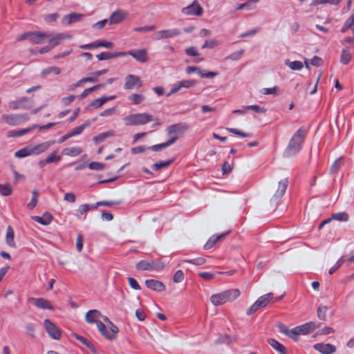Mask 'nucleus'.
<instances>
[{
  "mask_svg": "<svg viewBox=\"0 0 354 354\" xmlns=\"http://www.w3.org/2000/svg\"><path fill=\"white\" fill-rule=\"evenodd\" d=\"M196 84V82L194 80H185L181 81H178L173 84L171 86V91L167 93V96H171L179 91H180L183 88H189L194 86Z\"/></svg>",
  "mask_w": 354,
  "mask_h": 354,
  "instance_id": "obj_9",
  "label": "nucleus"
},
{
  "mask_svg": "<svg viewBox=\"0 0 354 354\" xmlns=\"http://www.w3.org/2000/svg\"><path fill=\"white\" fill-rule=\"evenodd\" d=\"M14 230L11 226H8L6 230V241L11 248H15L16 244L14 241Z\"/></svg>",
  "mask_w": 354,
  "mask_h": 354,
  "instance_id": "obj_33",
  "label": "nucleus"
},
{
  "mask_svg": "<svg viewBox=\"0 0 354 354\" xmlns=\"http://www.w3.org/2000/svg\"><path fill=\"white\" fill-rule=\"evenodd\" d=\"M89 125H90V122H86L85 123H84L81 126L75 127L74 129H73L72 131H71L69 132L71 136V137H73V136H77V135L80 134L84 131V129L85 128H86L87 127H88Z\"/></svg>",
  "mask_w": 354,
  "mask_h": 354,
  "instance_id": "obj_42",
  "label": "nucleus"
},
{
  "mask_svg": "<svg viewBox=\"0 0 354 354\" xmlns=\"http://www.w3.org/2000/svg\"><path fill=\"white\" fill-rule=\"evenodd\" d=\"M227 131L228 132H230V133H234L235 135H238V136H241L243 138H246V137H250V133H243V131H241V130H239L238 129L227 128Z\"/></svg>",
  "mask_w": 354,
  "mask_h": 354,
  "instance_id": "obj_55",
  "label": "nucleus"
},
{
  "mask_svg": "<svg viewBox=\"0 0 354 354\" xmlns=\"http://www.w3.org/2000/svg\"><path fill=\"white\" fill-rule=\"evenodd\" d=\"M313 347L322 354H333L336 351V347L331 344L317 343Z\"/></svg>",
  "mask_w": 354,
  "mask_h": 354,
  "instance_id": "obj_18",
  "label": "nucleus"
},
{
  "mask_svg": "<svg viewBox=\"0 0 354 354\" xmlns=\"http://www.w3.org/2000/svg\"><path fill=\"white\" fill-rule=\"evenodd\" d=\"M165 264L160 260H142L139 261L136 268L142 271H160L165 268Z\"/></svg>",
  "mask_w": 354,
  "mask_h": 354,
  "instance_id": "obj_6",
  "label": "nucleus"
},
{
  "mask_svg": "<svg viewBox=\"0 0 354 354\" xmlns=\"http://www.w3.org/2000/svg\"><path fill=\"white\" fill-rule=\"evenodd\" d=\"M37 201H38V192H37V190L35 189L32 192V197L30 201L28 203L27 207L30 209H34L37 204Z\"/></svg>",
  "mask_w": 354,
  "mask_h": 354,
  "instance_id": "obj_44",
  "label": "nucleus"
},
{
  "mask_svg": "<svg viewBox=\"0 0 354 354\" xmlns=\"http://www.w3.org/2000/svg\"><path fill=\"white\" fill-rule=\"evenodd\" d=\"M352 59V55L350 51L345 48L342 50L341 55L340 62L342 64L346 65L348 64Z\"/></svg>",
  "mask_w": 354,
  "mask_h": 354,
  "instance_id": "obj_40",
  "label": "nucleus"
},
{
  "mask_svg": "<svg viewBox=\"0 0 354 354\" xmlns=\"http://www.w3.org/2000/svg\"><path fill=\"white\" fill-rule=\"evenodd\" d=\"M145 97L140 94H133L129 96V100L135 104H138L144 100Z\"/></svg>",
  "mask_w": 354,
  "mask_h": 354,
  "instance_id": "obj_53",
  "label": "nucleus"
},
{
  "mask_svg": "<svg viewBox=\"0 0 354 354\" xmlns=\"http://www.w3.org/2000/svg\"><path fill=\"white\" fill-rule=\"evenodd\" d=\"M189 128V126L186 123H178L176 124H173L169 126L167 131L168 134H176V133H183L186 131Z\"/></svg>",
  "mask_w": 354,
  "mask_h": 354,
  "instance_id": "obj_20",
  "label": "nucleus"
},
{
  "mask_svg": "<svg viewBox=\"0 0 354 354\" xmlns=\"http://www.w3.org/2000/svg\"><path fill=\"white\" fill-rule=\"evenodd\" d=\"M226 234H221L219 235H213L209 238V239L207 241V242L205 243L204 248L205 250H209L212 248L216 243L220 240L221 238H223L224 236H225Z\"/></svg>",
  "mask_w": 354,
  "mask_h": 354,
  "instance_id": "obj_37",
  "label": "nucleus"
},
{
  "mask_svg": "<svg viewBox=\"0 0 354 354\" xmlns=\"http://www.w3.org/2000/svg\"><path fill=\"white\" fill-rule=\"evenodd\" d=\"M317 326L315 322H310L298 326L292 329V334H294V340H297V336L306 335L313 332Z\"/></svg>",
  "mask_w": 354,
  "mask_h": 354,
  "instance_id": "obj_8",
  "label": "nucleus"
},
{
  "mask_svg": "<svg viewBox=\"0 0 354 354\" xmlns=\"http://www.w3.org/2000/svg\"><path fill=\"white\" fill-rule=\"evenodd\" d=\"M307 131L305 128H299L290 138L284 151L283 156L290 158L298 153L301 149Z\"/></svg>",
  "mask_w": 354,
  "mask_h": 354,
  "instance_id": "obj_1",
  "label": "nucleus"
},
{
  "mask_svg": "<svg viewBox=\"0 0 354 354\" xmlns=\"http://www.w3.org/2000/svg\"><path fill=\"white\" fill-rule=\"evenodd\" d=\"M115 98H116L115 95H111L109 97H100V98H97V99L93 100L91 103V106H92L95 108H99V107L102 106L106 102L115 100Z\"/></svg>",
  "mask_w": 354,
  "mask_h": 354,
  "instance_id": "obj_29",
  "label": "nucleus"
},
{
  "mask_svg": "<svg viewBox=\"0 0 354 354\" xmlns=\"http://www.w3.org/2000/svg\"><path fill=\"white\" fill-rule=\"evenodd\" d=\"M198 75L201 77H206V78H212L218 75L217 72H208V73H203L200 69L199 71H197L196 72Z\"/></svg>",
  "mask_w": 354,
  "mask_h": 354,
  "instance_id": "obj_60",
  "label": "nucleus"
},
{
  "mask_svg": "<svg viewBox=\"0 0 354 354\" xmlns=\"http://www.w3.org/2000/svg\"><path fill=\"white\" fill-rule=\"evenodd\" d=\"M82 152V149L80 147H68L64 149L63 153L66 156L75 157Z\"/></svg>",
  "mask_w": 354,
  "mask_h": 354,
  "instance_id": "obj_34",
  "label": "nucleus"
},
{
  "mask_svg": "<svg viewBox=\"0 0 354 354\" xmlns=\"http://www.w3.org/2000/svg\"><path fill=\"white\" fill-rule=\"evenodd\" d=\"M226 234H221L219 235H213L209 238V239L207 241V242L205 243L204 248L205 250H209L212 248L216 243L220 240L221 238H223L224 236H225Z\"/></svg>",
  "mask_w": 354,
  "mask_h": 354,
  "instance_id": "obj_36",
  "label": "nucleus"
},
{
  "mask_svg": "<svg viewBox=\"0 0 354 354\" xmlns=\"http://www.w3.org/2000/svg\"><path fill=\"white\" fill-rule=\"evenodd\" d=\"M344 262V258L341 257L338 259V261L335 263V265L331 267L328 271L330 274H333L337 270H338L340 266L342 265Z\"/></svg>",
  "mask_w": 354,
  "mask_h": 354,
  "instance_id": "obj_58",
  "label": "nucleus"
},
{
  "mask_svg": "<svg viewBox=\"0 0 354 354\" xmlns=\"http://www.w3.org/2000/svg\"><path fill=\"white\" fill-rule=\"evenodd\" d=\"M129 53L138 62L146 63L149 61L148 52L145 48L132 49L129 50Z\"/></svg>",
  "mask_w": 354,
  "mask_h": 354,
  "instance_id": "obj_16",
  "label": "nucleus"
},
{
  "mask_svg": "<svg viewBox=\"0 0 354 354\" xmlns=\"http://www.w3.org/2000/svg\"><path fill=\"white\" fill-rule=\"evenodd\" d=\"M116 111V107H112L107 109L104 110L102 112L100 113V116L102 117H109L114 114V113Z\"/></svg>",
  "mask_w": 354,
  "mask_h": 354,
  "instance_id": "obj_62",
  "label": "nucleus"
},
{
  "mask_svg": "<svg viewBox=\"0 0 354 354\" xmlns=\"http://www.w3.org/2000/svg\"><path fill=\"white\" fill-rule=\"evenodd\" d=\"M328 308L325 306H319L317 309V317L321 320H325Z\"/></svg>",
  "mask_w": 354,
  "mask_h": 354,
  "instance_id": "obj_49",
  "label": "nucleus"
},
{
  "mask_svg": "<svg viewBox=\"0 0 354 354\" xmlns=\"http://www.w3.org/2000/svg\"><path fill=\"white\" fill-rule=\"evenodd\" d=\"M288 183V182L287 179H283L279 181L278 189L272 199V201L277 202L283 196L287 189Z\"/></svg>",
  "mask_w": 354,
  "mask_h": 354,
  "instance_id": "obj_21",
  "label": "nucleus"
},
{
  "mask_svg": "<svg viewBox=\"0 0 354 354\" xmlns=\"http://www.w3.org/2000/svg\"><path fill=\"white\" fill-rule=\"evenodd\" d=\"M97 48L99 47H104L106 48H111L113 46V43L111 41H106L104 40H98L97 41Z\"/></svg>",
  "mask_w": 354,
  "mask_h": 354,
  "instance_id": "obj_61",
  "label": "nucleus"
},
{
  "mask_svg": "<svg viewBox=\"0 0 354 354\" xmlns=\"http://www.w3.org/2000/svg\"><path fill=\"white\" fill-rule=\"evenodd\" d=\"M54 144L55 141L48 140L37 145H30L32 155L38 156L42 153H44Z\"/></svg>",
  "mask_w": 354,
  "mask_h": 354,
  "instance_id": "obj_15",
  "label": "nucleus"
},
{
  "mask_svg": "<svg viewBox=\"0 0 354 354\" xmlns=\"http://www.w3.org/2000/svg\"><path fill=\"white\" fill-rule=\"evenodd\" d=\"M115 134V133L113 130H109L108 131L101 133L94 137V140L96 143H100L104 141L106 138L114 137Z\"/></svg>",
  "mask_w": 354,
  "mask_h": 354,
  "instance_id": "obj_31",
  "label": "nucleus"
},
{
  "mask_svg": "<svg viewBox=\"0 0 354 354\" xmlns=\"http://www.w3.org/2000/svg\"><path fill=\"white\" fill-rule=\"evenodd\" d=\"M88 168L92 170L100 171L104 169V165L97 162H92L88 164Z\"/></svg>",
  "mask_w": 354,
  "mask_h": 354,
  "instance_id": "obj_56",
  "label": "nucleus"
},
{
  "mask_svg": "<svg viewBox=\"0 0 354 354\" xmlns=\"http://www.w3.org/2000/svg\"><path fill=\"white\" fill-rule=\"evenodd\" d=\"M92 206H93V205H87V204L82 205L79 207V208L77 209V213L80 214H84V213L88 212L89 209H93L92 207Z\"/></svg>",
  "mask_w": 354,
  "mask_h": 354,
  "instance_id": "obj_63",
  "label": "nucleus"
},
{
  "mask_svg": "<svg viewBox=\"0 0 354 354\" xmlns=\"http://www.w3.org/2000/svg\"><path fill=\"white\" fill-rule=\"evenodd\" d=\"M244 52H245V50L243 49H241L239 51L234 52V53H231L226 57V59H230L232 61L239 60L241 59V57H242V55H243Z\"/></svg>",
  "mask_w": 354,
  "mask_h": 354,
  "instance_id": "obj_45",
  "label": "nucleus"
},
{
  "mask_svg": "<svg viewBox=\"0 0 354 354\" xmlns=\"http://www.w3.org/2000/svg\"><path fill=\"white\" fill-rule=\"evenodd\" d=\"M66 39H71V36L67 34H57L54 37L49 39L50 45L53 46V48L55 46H57L59 44V41L64 40Z\"/></svg>",
  "mask_w": 354,
  "mask_h": 354,
  "instance_id": "obj_32",
  "label": "nucleus"
},
{
  "mask_svg": "<svg viewBox=\"0 0 354 354\" xmlns=\"http://www.w3.org/2000/svg\"><path fill=\"white\" fill-rule=\"evenodd\" d=\"M239 295L240 291L238 289H231L212 295L209 299L211 303L216 306L232 301L237 299Z\"/></svg>",
  "mask_w": 354,
  "mask_h": 354,
  "instance_id": "obj_2",
  "label": "nucleus"
},
{
  "mask_svg": "<svg viewBox=\"0 0 354 354\" xmlns=\"http://www.w3.org/2000/svg\"><path fill=\"white\" fill-rule=\"evenodd\" d=\"M8 106L10 109H29L33 106L32 102L27 97H22L19 100L10 102Z\"/></svg>",
  "mask_w": 354,
  "mask_h": 354,
  "instance_id": "obj_12",
  "label": "nucleus"
},
{
  "mask_svg": "<svg viewBox=\"0 0 354 354\" xmlns=\"http://www.w3.org/2000/svg\"><path fill=\"white\" fill-rule=\"evenodd\" d=\"M178 136H173L171 139H169L168 141H167L165 142L153 145L151 147V149L154 151H158L162 150V149L171 145L172 144H174L176 142V140L178 139Z\"/></svg>",
  "mask_w": 354,
  "mask_h": 354,
  "instance_id": "obj_28",
  "label": "nucleus"
},
{
  "mask_svg": "<svg viewBox=\"0 0 354 354\" xmlns=\"http://www.w3.org/2000/svg\"><path fill=\"white\" fill-rule=\"evenodd\" d=\"M120 204V201H100L97 202L96 204L93 205L92 207L94 209L97 208L99 206H111V205H118Z\"/></svg>",
  "mask_w": 354,
  "mask_h": 354,
  "instance_id": "obj_50",
  "label": "nucleus"
},
{
  "mask_svg": "<svg viewBox=\"0 0 354 354\" xmlns=\"http://www.w3.org/2000/svg\"><path fill=\"white\" fill-rule=\"evenodd\" d=\"M145 285L147 288L158 292H162L165 290V286L160 281L155 279H148L145 281Z\"/></svg>",
  "mask_w": 354,
  "mask_h": 354,
  "instance_id": "obj_22",
  "label": "nucleus"
},
{
  "mask_svg": "<svg viewBox=\"0 0 354 354\" xmlns=\"http://www.w3.org/2000/svg\"><path fill=\"white\" fill-rule=\"evenodd\" d=\"M128 14L127 12L122 10H117L113 12L110 16L109 24H117L122 22L123 20L126 19Z\"/></svg>",
  "mask_w": 354,
  "mask_h": 354,
  "instance_id": "obj_19",
  "label": "nucleus"
},
{
  "mask_svg": "<svg viewBox=\"0 0 354 354\" xmlns=\"http://www.w3.org/2000/svg\"><path fill=\"white\" fill-rule=\"evenodd\" d=\"M282 297L274 298L272 293L270 292L261 296L247 310V315H250L259 308L266 307L270 302H276L281 300Z\"/></svg>",
  "mask_w": 354,
  "mask_h": 354,
  "instance_id": "obj_5",
  "label": "nucleus"
},
{
  "mask_svg": "<svg viewBox=\"0 0 354 354\" xmlns=\"http://www.w3.org/2000/svg\"><path fill=\"white\" fill-rule=\"evenodd\" d=\"M57 151H53L46 157V162L49 164L52 162H57L61 160V156L57 155Z\"/></svg>",
  "mask_w": 354,
  "mask_h": 354,
  "instance_id": "obj_48",
  "label": "nucleus"
},
{
  "mask_svg": "<svg viewBox=\"0 0 354 354\" xmlns=\"http://www.w3.org/2000/svg\"><path fill=\"white\" fill-rule=\"evenodd\" d=\"M171 163V160L160 161L153 165L152 168L155 171H158L162 168L168 167Z\"/></svg>",
  "mask_w": 354,
  "mask_h": 354,
  "instance_id": "obj_47",
  "label": "nucleus"
},
{
  "mask_svg": "<svg viewBox=\"0 0 354 354\" xmlns=\"http://www.w3.org/2000/svg\"><path fill=\"white\" fill-rule=\"evenodd\" d=\"M31 219L43 225H48L52 222L53 216L50 214L46 212L41 216H32Z\"/></svg>",
  "mask_w": 354,
  "mask_h": 354,
  "instance_id": "obj_25",
  "label": "nucleus"
},
{
  "mask_svg": "<svg viewBox=\"0 0 354 354\" xmlns=\"http://www.w3.org/2000/svg\"><path fill=\"white\" fill-rule=\"evenodd\" d=\"M30 117L26 113L4 114L1 116V120L10 126H17L22 124L28 121Z\"/></svg>",
  "mask_w": 354,
  "mask_h": 354,
  "instance_id": "obj_7",
  "label": "nucleus"
},
{
  "mask_svg": "<svg viewBox=\"0 0 354 354\" xmlns=\"http://www.w3.org/2000/svg\"><path fill=\"white\" fill-rule=\"evenodd\" d=\"M340 1L341 0H312L310 5L314 6L326 3L337 5Z\"/></svg>",
  "mask_w": 354,
  "mask_h": 354,
  "instance_id": "obj_43",
  "label": "nucleus"
},
{
  "mask_svg": "<svg viewBox=\"0 0 354 354\" xmlns=\"http://www.w3.org/2000/svg\"><path fill=\"white\" fill-rule=\"evenodd\" d=\"M330 218H331V220L346 222L348 220V214L344 212H337L333 214Z\"/></svg>",
  "mask_w": 354,
  "mask_h": 354,
  "instance_id": "obj_41",
  "label": "nucleus"
},
{
  "mask_svg": "<svg viewBox=\"0 0 354 354\" xmlns=\"http://www.w3.org/2000/svg\"><path fill=\"white\" fill-rule=\"evenodd\" d=\"M37 127V124H34L30 127H27L23 129H15L9 131L7 134L8 137H20L26 133H28L33 129Z\"/></svg>",
  "mask_w": 354,
  "mask_h": 354,
  "instance_id": "obj_24",
  "label": "nucleus"
},
{
  "mask_svg": "<svg viewBox=\"0 0 354 354\" xmlns=\"http://www.w3.org/2000/svg\"><path fill=\"white\" fill-rule=\"evenodd\" d=\"M279 329L280 332H281L282 333L286 335L289 337H290L292 339H294V334L291 333L292 329L289 330L288 328V327L286 325H283V324H279Z\"/></svg>",
  "mask_w": 354,
  "mask_h": 354,
  "instance_id": "obj_54",
  "label": "nucleus"
},
{
  "mask_svg": "<svg viewBox=\"0 0 354 354\" xmlns=\"http://www.w3.org/2000/svg\"><path fill=\"white\" fill-rule=\"evenodd\" d=\"M268 342L277 352L280 353L281 354H286V349L285 346L276 339H269Z\"/></svg>",
  "mask_w": 354,
  "mask_h": 354,
  "instance_id": "obj_30",
  "label": "nucleus"
},
{
  "mask_svg": "<svg viewBox=\"0 0 354 354\" xmlns=\"http://www.w3.org/2000/svg\"><path fill=\"white\" fill-rule=\"evenodd\" d=\"M75 337L81 343L85 345L88 348L93 349V344L83 336L75 334Z\"/></svg>",
  "mask_w": 354,
  "mask_h": 354,
  "instance_id": "obj_51",
  "label": "nucleus"
},
{
  "mask_svg": "<svg viewBox=\"0 0 354 354\" xmlns=\"http://www.w3.org/2000/svg\"><path fill=\"white\" fill-rule=\"evenodd\" d=\"M104 321L106 324L102 322H97V329L101 334L108 339H114L118 333V328L114 325L106 317H103Z\"/></svg>",
  "mask_w": 354,
  "mask_h": 354,
  "instance_id": "obj_4",
  "label": "nucleus"
},
{
  "mask_svg": "<svg viewBox=\"0 0 354 354\" xmlns=\"http://www.w3.org/2000/svg\"><path fill=\"white\" fill-rule=\"evenodd\" d=\"M45 37H49L47 33H41L38 32H30V42L32 44H42Z\"/></svg>",
  "mask_w": 354,
  "mask_h": 354,
  "instance_id": "obj_27",
  "label": "nucleus"
},
{
  "mask_svg": "<svg viewBox=\"0 0 354 354\" xmlns=\"http://www.w3.org/2000/svg\"><path fill=\"white\" fill-rule=\"evenodd\" d=\"M28 301L30 304H32L35 306L39 309L42 310H53L54 308L51 304V302L44 298H35V297H29L28 299Z\"/></svg>",
  "mask_w": 354,
  "mask_h": 354,
  "instance_id": "obj_14",
  "label": "nucleus"
},
{
  "mask_svg": "<svg viewBox=\"0 0 354 354\" xmlns=\"http://www.w3.org/2000/svg\"><path fill=\"white\" fill-rule=\"evenodd\" d=\"M44 326L48 335L56 340L61 338L62 332L59 328L50 319H46L44 321Z\"/></svg>",
  "mask_w": 354,
  "mask_h": 354,
  "instance_id": "obj_10",
  "label": "nucleus"
},
{
  "mask_svg": "<svg viewBox=\"0 0 354 354\" xmlns=\"http://www.w3.org/2000/svg\"><path fill=\"white\" fill-rule=\"evenodd\" d=\"M184 261L196 265V266H201L205 263V259H203L202 257L193 259H189V260H185Z\"/></svg>",
  "mask_w": 354,
  "mask_h": 354,
  "instance_id": "obj_59",
  "label": "nucleus"
},
{
  "mask_svg": "<svg viewBox=\"0 0 354 354\" xmlns=\"http://www.w3.org/2000/svg\"><path fill=\"white\" fill-rule=\"evenodd\" d=\"M83 15L82 14L76 13V12H72L71 14H68L67 15H65L62 19V23L64 24H71L75 22H77L80 21Z\"/></svg>",
  "mask_w": 354,
  "mask_h": 354,
  "instance_id": "obj_26",
  "label": "nucleus"
},
{
  "mask_svg": "<svg viewBox=\"0 0 354 354\" xmlns=\"http://www.w3.org/2000/svg\"><path fill=\"white\" fill-rule=\"evenodd\" d=\"M0 194L2 196H7L12 194V189L9 184H0Z\"/></svg>",
  "mask_w": 354,
  "mask_h": 354,
  "instance_id": "obj_46",
  "label": "nucleus"
},
{
  "mask_svg": "<svg viewBox=\"0 0 354 354\" xmlns=\"http://www.w3.org/2000/svg\"><path fill=\"white\" fill-rule=\"evenodd\" d=\"M15 156L18 158H23L27 156H32L30 145L16 151Z\"/></svg>",
  "mask_w": 354,
  "mask_h": 354,
  "instance_id": "obj_38",
  "label": "nucleus"
},
{
  "mask_svg": "<svg viewBox=\"0 0 354 354\" xmlns=\"http://www.w3.org/2000/svg\"><path fill=\"white\" fill-rule=\"evenodd\" d=\"M198 275L201 278H203L204 280H206V281H210V280L213 279V278L214 277V274L213 273L208 272H200L198 274Z\"/></svg>",
  "mask_w": 354,
  "mask_h": 354,
  "instance_id": "obj_64",
  "label": "nucleus"
},
{
  "mask_svg": "<svg viewBox=\"0 0 354 354\" xmlns=\"http://www.w3.org/2000/svg\"><path fill=\"white\" fill-rule=\"evenodd\" d=\"M123 120L127 126L144 125L155 120L152 115L146 113L131 114L124 117Z\"/></svg>",
  "mask_w": 354,
  "mask_h": 354,
  "instance_id": "obj_3",
  "label": "nucleus"
},
{
  "mask_svg": "<svg viewBox=\"0 0 354 354\" xmlns=\"http://www.w3.org/2000/svg\"><path fill=\"white\" fill-rule=\"evenodd\" d=\"M181 12L185 15L199 17L203 15V9L197 1H194L192 4L183 8Z\"/></svg>",
  "mask_w": 354,
  "mask_h": 354,
  "instance_id": "obj_13",
  "label": "nucleus"
},
{
  "mask_svg": "<svg viewBox=\"0 0 354 354\" xmlns=\"http://www.w3.org/2000/svg\"><path fill=\"white\" fill-rule=\"evenodd\" d=\"M61 73V68L57 66H50L44 69L41 73V77H46L50 74L59 75Z\"/></svg>",
  "mask_w": 354,
  "mask_h": 354,
  "instance_id": "obj_35",
  "label": "nucleus"
},
{
  "mask_svg": "<svg viewBox=\"0 0 354 354\" xmlns=\"http://www.w3.org/2000/svg\"><path fill=\"white\" fill-rule=\"evenodd\" d=\"M285 64L293 71H301L304 67L303 63L300 61H290L287 59L285 61Z\"/></svg>",
  "mask_w": 354,
  "mask_h": 354,
  "instance_id": "obj_39",
  "label": "nucleus"
},
{
  "mask_svg": "<svg viewBox=\"0 0 354 354\" xmlns=\"http://www.w3.org/2000/svg\"><path fill=\"white\" fill-rule=\"evenodd\" d=\"M180 35V30L178 28L161 30L156 32L153 35L154 40L174 38Z\"/></svg>",
  "mask_w": 354,
  "mask_h": 354,
  "instance_id": "obj_11",
  "label": "nucleus"
},
{
  "mask_svg": "<svg viewBox=\"0 0 354 354\" xmlns=\"http://www.w3.org/2000/svg\"><path fill=\"white\" fill-rule=\"evenodd\" d=\"M142 86L140 78L135 75H128L125 77V83L124 87L125 89H132L134 88H140Z\"/></svg>",
  "mask_w": 354,
  "mask_h": 354,
  "instance_id": "obj_17",
  "label": "nucleus"
},
{
  "mask_svg": "<svg viewBox=\"0 0 354 354\" xmlns=\"http://www.w3.org/2000/svg\"><path fill=\"white\" fill-rule=\"evenodd\" d=\"M245 109L252 110L257 113H265L266 110L259 105H249L245 106Z\"/></svg>",
  "mask_w": 354,
  "mask_h": 354,
  "instance_id": "obj_52",
  "label": "nucleus"
},
{
  "mask_svg": "<svg viewBox=\"0 0 354 354\" xmlns=\"http://www.w3.org/2000/svg\"><path fill=\"white\" fill-rule=\"evenodd\" d=\"M102 317V316L100 311L97 310H91L86 313L85 319L88 323H95L97 326V322H101L99 321V319Z\"/></svg>",
  "mask_w": 354,
  "mask_h": 354,
  "instance_id": "obj_23",
  "label": "nucleus"
},
{
  "mask_svg": "<svg viewBox=\"0 0 354 354\" xmlns=\"http://www.w3.org/2000/svg\"><path fill=\"white\" fill-rule=\"evenodd\" d=\"M184 279V273L182 270H179L176 272L174 275L173 280L175 283H180Z\"/></svg>",
  "mask_w": 354,
  "mask_h": 354,
  "instance_id": "obj_57",
  "label": "nucleus"
}]
</instances>
